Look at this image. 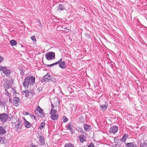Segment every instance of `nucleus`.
Instances as JSON below:
<instances>
[{
  "label": "nucleus",
  "mask_w": 147,
  "mask_h": 147,
  "mask_svg": "<svg viewBox=\"0 0 147 147\" xmlns=\"http://www.w3.org/2000/svg\"><path fill=\"white\" fill-rule=\"evenodd\" d=\"M35 78L34 76L30 75L25 77L22 84L25 89L28 88L29 86H32L35 83Z\"/></svg>",
  "instance_id": "1"
},
{
  "label": "nucleus",
  "mask_w": 147,
  "mask_h": 147,
  "mask_svg": "<svg viewBox=\"0 0 147 147\" xmlns=\"http://www.w3.org/2000/svg\"><path fill=\"white\" fill-rule=\"evenodd\" d=\"M0 71H2L3 73L7 77L10 76V74L11 71L9 69H8L6 66H0Z\"/></svg>",
  "instance_id": "2"
},
{
  "label": "nucleus",
  "mask_w": 147,
  "mask_h": 147,
  "mask_svg": "<svg viewBox=\"0 0 147 147\" xmlns=\"http://www.w3.org/2000/svg\"><path fill=\"white\" fill-rule=\"evenodd\" d=\"M46 59L48 61L54 59L55 58V53L54 52H49L45 55Z\"/></svg>",
  "instance_id": "3"
},
{
  "label": "nucleus",
  "mask_w": 147,
  "mask_h": 147,
  "mask_svg": "<svg viewBox=\"0 0 147 147\" xmlns=\"http://www.w3.org/2000/svg\"><path fill=\"white\" fill-rule=\"evenodd\" d=\"M57 112L56 110L52 109L50 112L51 118L54 120H56L58 118V114H57Z\"/></svg>",
  "instance_id": "4"
},
{
  "label": "nucleus",
  "mask_w": 147,
  "mask_h": 147,
  "mask_svg": "<svg viewBox=\"0 0 147 147\" xmlns=\"http://www.w3.org/2000/svg\"><path fill=\"white\" fill-rule=\"evenodd\" d=\"M8 115L4 113L2 114H0V119L2 122H6L8 119Z\"/></svg>",
  "instance_id": "5"
},
{
  "label": "nucleus",
  "mask_w": 147,
  "mask_h": 147,
  "mask_svg": "<svg viewBox=\"0 0 147 147\" xmlns=\"http://www.w3.org/2000/svg\"><path fill=\"white\" fill-rule=\"evenodd\" d=\"M118 129V126H114L110 128L109 131L110 133L115 134L117 132Z\"/></svg>",
  "instance_id": "6"
},
{
  "label": "nucleus",
  "mask_w": 147,
  "mask_h": 147,
  "mask_svg": "<svg viewBox=\"0 0 147 147\" xmlns=\"http://www.w3.org/2000/svg\"><path fill=\"white\" fill-rule=\"evenodd\" d=\"M108 102L105 101V104L104 105H100V107L101 109L103 111H105L108 108Z\"/></svg>",
  "instance_id": "7"
},
{
  "label": "nucleus",
  "mask_w": 147,
  "mask_h": 147,
  "mask_svg": "<svg viewBox=\"0 0 147 147\" xmlns=\"http://www.w3.org/2000/svg\"><path fill=\"white\" fill-rule=\"evenodd\" d=\"M6 126L3 127L0 126V135L3 136L5 134H6L7 131L5 130Z\"/></svg>",
  "instance_id": "8"
},
{
  "label": "nucleus",
  "mask_w": 147,
  "mask_h": 147,
  "mask_svg": "<svg viewBox=\"0 0 147 147\" xmlns=\"http://www.w3.org/2000/svg\"><path fill=\"white\" fill-rule=\"evenodd\" d=\"M3 86L5 88V90L7 91V90L10 88L12 87V85L10 84L9 81H6L3 84Z\"/></svg>",
  "instance_id": "9"
},
{
  "label": "nucleus",
  "mask_w": 147,
  "mask_h": 147,
  "mask_svg": "<svg viewBox=\"0 0 147 147\" xmlns=\"http://www.w3.org/2000/svg\"><path fill=\"white\" fill-rule=\"evenodd\" d=\"M79 139L81 143H83L86 140V136L83 134H81L79 136Z\"/></svg>",
  "instance_id": "10"
},
{
  "label": "nucleus",
  "mask_w": 147,
  "mask_h": 147,
  "mask_svg": "<svg viewBox=\"0 0 147 147\" xmlns=\"http://www.w3.org/2000/svg\"><path fill=\"white\" fill-rule=\"evenodd\" d=\"M13 104L17 106L20 103V102L19 101L20 98L18 97H14L13 98Z\"/></svg>",
  "instance_id": "11"
},
{
  "label": "nucleus",
  "mask_w": 147,
  "mask_h": 147,
  "mask_svg": "<svg viewBox=\"0 0 147 147\" xmlns=\"http://www.w3.org/2000/svg\"><path fill=\"white\" fill-rule=\"evenodd\" d=\"M22 122L18 119L17 123L15 126V127L18 129H21L22 127Z\"/></svg>",
  "instance_id": "12"
},
{
  "label": "nucleus",
  "mask_w": 147,
  "mask_h": 147,
  "mask_svg": "<svg viewBox=\"0 0 147 147\" xmlns=\"http://www.w3.org/2000/svg\"><path fill=\"white\" fill-rule=\"evenodd\" d=\"M59 64V66L61 68L63 69H65L66 68V65L65 61H63L62 62L60 63Z\"/></svg>",
  "instance_id": "13"
},
{
  "label": "nucleus",
  "mask_w": 147,
  "mask_h": 147,
  "mask_svg": "<svg viewBox=\"0 0 147 147\" xmlns=\"http://www.w3.org/2000/svg\"><path fill=\"white\" fill-rule=\"evenodd\" d=\"M125 146L127 147H137L136 146L134 143H126Z\"/></svg>",
  "instance_id": "14"
},
{
  "label": "nucleus",
  "mask_w": 147,
  "mask_h": 147,
  "mask_svg": "<svg viewBox=\"0 0 147 147\" xmlns=\"http://www.w3.org/2000/svg\"><path fill=\"white\" fill-rule=\"evenodd\" d=\"M83 128L86 131H89L90 128L91 127L90 125H88L86 124H84L83 125Z\"/></svg>",
  "instance_id": "15"
},
{
  "label": "nucleus",
  "mask_w": 147,
  "mask_h": 147,
  "mask_svg": "<svg viewBox=\"0 0 147 147\" xmlns=\"http://www.w3.org/2000/svg\"><path fill=\"white\" fill-rule=\"evenodd\" d=\"M41 143V145H44L45 144V140L44 137L40 136L39 138V140Z\"/></svg>",
  "instance_id": "16"
},
{
  "label": "nucleus",
  "mask_w": 147,
  "mask_h": 147,
  "mask_svg": "<svg viewBox=\"0 0 147 147\" xmlns=\"http://www.w3.org/2000/svg\"><path fill=\"white\" fill-rule=\"evenodd\" d=\"M128 134H124L123 135L122 138H121L120 139L121 141V142L123 141L124 142H125V141L126 140V139L128 137Z\"/></svg>",
  "instance_id": "17"
},
{
  "label": "nucleus",
  "mask_w": 147,
  "mask_h": 147,
  "mask_svg": "<svg viewBox=\"0 0 147 147\" xmlns=\"http://www.w3.org/2000/svg\"><path fill=\"white\" fill-rule=\"evenodd\" d=\"M31 125L28 121L25 122V126L26 128H29L31 127Z\"/></svg>",
  "instance_id": "18"
},
{
  "label": "nucleus",
  "mask_w": 147,
  "mask_h": 147,
  "mask_svg": "<svg viewBox=\"0 0 147 147\" xmlns=\"http://www.w3.org/2000/svg\"><path fill=\"white\" fill-rule=\"evenodd\" d=\"M68 129H69L71 132H72V123L71 122L70 123H68Z\"/></svg>",
  "instance_id": "19"
},
{
  "label": "nucleus",
  "mask_w": 147,
  "mask_h": 147,
  "mask_svg": "<svg viewBox=\"0 0 147 147\" xmlns=\"http://www.w3.org/2000/svg\"><path fill=\"white\" fill-rule=\"evenodd\" d=\"M64 147H74V146L72 144L68 142L65 145Z\"/></svg>",
  "instance_id": "20"
},
{
  "label": "nucleus",
  "mask_w": 147,
  "mask_h": 147,
  "mask_svg": "<svg viewBox=\"0 0 147 147\" xmlns=\"http://www.w3.org/2000/svg\"><path fill=\"white\" fill-rule=\"evenodd\" d=\"M65 9V7L64 5L62 4H59L58 7V10L59 9L60 10H62Z\"/></svg>",
  "instance_id": "21"
},
{
  "label": "nucleus",
  "mask_w": 147,
  "mask_h": 147,
  "mask_svg": "<svg viewBox=\"0 0 147 147\" xmlns=\"http://www.w3.org/2000/svg\"><path fill=\"white\" fill-rule=\"evenodd\" d=\"M145 141L144 142L141 143L140 144V147H146L147 146V143L146 142H147V140H145Z\"/></svg>",
  "instance_id": "22"
},
{
  "label": "nucleus",
  "mask_w": 147,
  "mask_h": 147,
  "mask_svg": "<svg viewBox=\"0 0 147 147\" xmlns=\"http://www.w3.org/2000/svg\"><path fill=\"white\" fill-rule=\"evenodd\" d=\"M10 43L12 46H14L17 44V41L14 40H11Z\"/></svg>",
  "instance_id": "23"
},
{
  "label": "nucleus",
  "mask_w": 147,
  "mask_h": 147,
  "mask_svg": "<svg viewBox=\"0 0 147 147\" xmlns=\"http://www.w3.org/2000/svg\"><path fill=\"white\" fill-rule=\"evenodd\" d=\"M22 93H25L26 94L25 95V96L26 97H28V96H30L29 93H28V90H25L23 91L22 92Z\"/></svg>",
  "instance_id": "24"
},
{
  "label": "nucleus",
  "mask_w": 147,
  "mask_h": 147,
  "mask_svg": "<svg viewBox=\"0 0 147 147\" xmlns=\"http://www.w3.org/2000/svg\"><path fill=\"white\" fill-rule=\"evenodd\" d=\"M43 111V110L41 109L40 107L38 106V107H37L36 110L35 111V112L36 113V111H38L39 113H40V112L42 111Z\"/></svg>",
  "instance_id": "25"
},
{
  "label": "nucleus",
  "mask_w": 147,
  "mask_h": 147,
  "mask_svg": "<svg viewBox=\"0 0 147 147\" xmlns=\"http://www.w3.org/2000/svg\"><path fill=\"white\" fill-rule=\"evenodd\" d=\"M29 94L30 96H33L35 94L34 91L33 90H28Z\"/></svg>",
  "instance_id": "26"
},
{
  "label": "nucleus",
  "mask_w": 147,
  "mask_h": 147,
  "mask_svg": "<svg viewBox=\"0 0 147 147\" xmlns=\"http://www.w3.org/2000/svg\"><path fill=\"white\" fill-rule=\"evenodd\" d=\"M45 122L44 121L42 122L41 124V125L39 127L40 129H42L45 126Z\"/></svg>",
  "instance_id": "27"
},
{
  "label": "nucleus",
  "mask_w": 147,
  "mask_h": 147,
  "mask_svg": "<svg viewBox=\"0 0 147 147\" xmlns=\"http://www.w3.org/2000/svg\"><path fill=\"white\" fill-rule=\"evenodd\" d=\"M18 69L20 71V74L22 76H23L24 74V71L22 68H19Z\"/></svg>",
  "instance_id": "28"
},
{
  "label": "nucleus",
  "mask_w": 147,
  "mask_h": 147,
  "mask_svg": "<svg viewBox=\"0 0 147 147\" xmlns=\"http://www.w3.org/2000/svg\"><path fill=\"white\" fill-rule=\"evenodd\" d=\"M44 76V77H45L47 80H49L51 79V76L48 74Z\"/></svg>",
  "instance_id": "29"
},
{
  "label": "nucleus",
  "mask_w": 147,
  "mask_h": 147,
  "mask_svg": "<svg viewBox=\"0 0 147 147\" xmlns=\"http://www.w3.org/2000/svg\"><path fill=\"white\" fill-rule=\"evenodd\" d=\"M40 114V116L39 117H45V114L42 111H41Z\"/></svg>",
  "instance_id": "30"
},
{
  "label": "nucleus",
  "mask_w": 147,
  "mask_h": 147,
  "mask_svg": "<svg viewBox=\"0 0 147 147\" xmlns=\"http://www.w3.org/2000/svg\"><path fill=\"white\" fill-rule=\"evenodd\" d=\"M63 120L64 122H66L68 121V118L65 116H63Z\"/></svg>",
  "instance_id": "31"
},
{
  "label": "nucleus",
  "mask_w": 147,
  "mask_h": 147,
  "mask_svg": "<svg viewBox=\"0 0 147 147\" xmlns=\"http://www.w3.org/2000/svg\"><path fill=\"white\" fill-rule=\"evenodd\" d=\"M120 146L121 144L120 143L117 142L115 144H113V147H120Z\"/></svg>",
  "instance_id": "32"
},
{
  "label": "nucleus",
  "mask_w": 147,
  "mask_h": 147,
  "mask_svg": "<svg viewBox=\"0 0 147 147\" xmlns=\"http://www.w3.org/2000/svg\"><path fill=\"white\" fill-rule=\"evenodd\" d=\"M5 104V102L4 100L0 102V106H1L4 107Z\"/></svg>",
  "instance_id": "33"
},
{
  "label": "nucleus",
  "mask_w": 147,
  "mask_h": 147,
  "mask_svg": "<svg viewBox=\"0 0 147 147\" xmlns=\"http://www.w3.org/2000/svg\"><path fill=\"white\" fill-rule=\"evenodd\" d=\"M31 39L33 40V41L36 42V40L35 36H32L31 37Z\"/></svg>",
  "instance_id": "34"
},
{
  "label": "nucleus",
  "mask_w": 147,
  "mask_h": 147,
  "mask_svg": "<svg viewBox=\"0 0 147 147\" xmlns=\"http://www.w3.org/2000/svg\"><path fill=\"white\" fill-rule=\"evenodd\" d=\"M47 80H48L45 77H44V76L43 77V78L41 80V81L42 82H46V81H47Z\"/></svg>",
  "instance_id": "35"
},
{
  "label": "nucleus",
  "mask_w": 147,
  "mask_h": 147,
  "mask_svg": "<svg viewBox=\"0 0 147 147\" xmlns=\"http://www.w3.org/2000/svg\"><path fill=\"white\" fill-rule=\"evenodd\" d=\"M23 114L26 115H29L30 116L31 115V114L30 113L26 111H24L23 112Z\"/></svg>",
  "instance_id": "36"
},
{
  "label": "nucleus",
  "mask_w": 147,
  "mask_h": 147,
  "mask_svg": "<svg viewBox=\"0 0 147 147\" xmlns=\"http://www.w3.org/2000/svg\"><path fill=\"white\" fill-rule=\"evenodd\" d=\"M30 116L31 117V118L32 119H34L35 120H36V117L35 116L31 115H30Z\"/></svg>",
  "instance_id": "37"
},
{
  "label": "nucleus",
  "mask_w": 147,
  "mask_h": 147,
  "mask_svg": "<svg viewBox=\"0 0 147 147\" xmlns=\"http://www.w3.org/2000/svg\"><path fill=\"white\" fill-rule=\"evenodd\" d=\"M85 37L88 39H90V35L89 34L86 33L85 34Z\"/></svg>",
  "instance_id": "38"
},
{
  "label": "nucleus",
  "mask_w": 147,
  "mask_h": 147,
  "mask_svg": "<svg viewBox=\"0 0 147 147\" xmlns=\"http://www.w3.org/2000/svg\"><path fill=\"white\" fill-rule=\"evenodd\" d=\"M88 147H95V146L93 144H92L88 145Z\"/></svg>",
  "instance_id": "39"
},
{
  "label": "nucleus",
  "mask_w": 147,
  "mask_h": 147,
  "mask_svg": "<svg viewBox=\"0 0 147 147\" xmlns=\"http://www.w3.org/2000/svg\"><path fill=\"white\" fill-rule=\"evenodd\" d=\"M62 58H61L59 61L57 62V63H58V64H59V63L62 62Z\"/></svg>",
  "instance_id": "40"
},
{
  "label": "nucleus",
  "mask_w": 147,
  "mask_h": 147,
  "mask_svg": "<svg viewBox=\"0 0 147 147\" xmlns=\"http://www.w3.org/2000/svg\"><path fill=\"white\" fill-rule=\"evenodd\" d=\"M58 63H57V62H55V63H53L51 64L52 66H52H53L54 65H56L58 64Z\"/></svg>",
  "instance_id": "41"
},
{
  "label": "nucleus",
  "mask_w": 147,
  "mask_h": 147,
  "mask_svg": "<svg viewBox=\"0 0 147 147\" xmlns=\"http://www.w3.org/2000/svg\"><path fill=\"white\" fill-rule=\"evenodd\" d=\"M46 65V67H51L52 66V65H51V64H50V65Z\"/></svg>",
  "instance_id": "42"
},
{
  "label": "nucleus",
  "mask_w": 147,
  "mask_h": 147,
  "mask_svg": "<svg viewBox=\"0 0 147 147\" xmlns=\"http://www.w3.org/2000/svg\"><path fill=\"white\" fill-rule=\"evenodd\" d=\"M3 60V59L2 57L0 56V63H1L2 61Z\"/></svg>",
  "instance_id": "43"
},
{
  "label": "nucleus",
  "mask_w": 147,
  "mask_h": 147,
  "mask_svg": "<svg viewBox=\"0 0 147 147\" xmlns=\"http://www.w3.org/2000/svg\"><path fill=\"white\" fill-rule=\"evenodd\" d=\"M31 147H37V146L35 145H33Z\"/></svg>",
  "instance_id": "44"
},
{
  "label": "nucleus",
  "mask_w": 147,
  "mask_h": 147,
  "mask_svg": "<svg viewBox=\"0 0 147 147\" xmlns=\"http://www.w3.org/2000/svg\"><path fill=\"white\" fill-rule=\"evenodd\" d=\"M2 137L0 136V142L2 140Z\"/></svg>",
  "instance_id": "45"
},
{
  "label": "nucleus",
  "mask_w": 147,
  "mask_h": 147,
  "mask_svg": "<svg viewBox=\"0 0 147 147\" xmlns=\"http://www.w3.org/2000/svg\"><path fill=\"white\" fill-rule=\"evenodd\" d=\"M51 106H52V109H53V108H54V106H53V104L52 103L51 104Z\"/></svg>",
  "instance_id": "46"
},
{
  "label": "nucleus",
  "mask_w": 147,
  "mask_h": 147,
  "mask_svg": "<svg viewBox=\"0 0 147 147\" xmlns=\"http://www.w3.org/2000/svg\"><path fill=\"white\" fill-rule=\"evenodd\" d=\"M9 102L10 103H11V102H12V101H11V99H9Z\"/></svg>",
  "instance_id": "47"
},
{
  "label": "nucleus",
  "mask_w": 147,
  "mask_h": 147,
  "mask_svg": "<svg viewBox=\"0 0 147 147\" xmlns=\"http://www.w3.org/2000/svg\"><path fill=\"white\" fill-rule=\"evenodd\" d=\"M23 118L25 121V122H26V121H27L24 118Z\"/></svg>",
  "instance_id": "48"
},
{
  "label": "nucleus",
  "mask_w": 147,
  "mask_h": 147,
  "mask_svg": "<svg viewBox=\"0 0 147 147\" xmlns=\"http://www.w3.org/2000/svg\"><path fill=\"white\" fill-rule=\"evenodd\" d=\"M21 46L22 47H23V46L22 45H21Z\"/></svg>",
  "instance_id": "49"
},
{
  "label": "nucleus",
  "mask_w": 147,
  "mask_h": 147,
  "mask_svg": "<svg viewBox=\"0 0 147 147\" xmlns=\"http://www.w3.org/2000/svg\"><path fill=\"white\" fill-rule=\"evenodd\" d=\"M25 147H29V146H25Z\"/></svg>",
  "instance_id": "50"
}]
</instances>
